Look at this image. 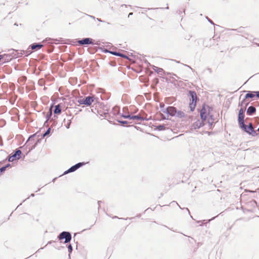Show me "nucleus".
<instances>
[{"instance_id": "obj_1", "label": "nucleus", "mask_w": 259, "mask_h": 259, "mask_svg": "<svg viewBox=\"0 0 259 259\" xmlns=\"http://www.w3.org/2000/svg\"><path fill=\"white\" fill-rule=\"evenodd\" d=\"M200 116L203 120H207L209 123L211 124L214 121L210 113V109L208 106H203L200 111Z\"/></svg>"}, {"instance_id": "obj_2", "label": "nucleus", "mask_w": 259, "mask_h": 259, "mask_svg": "<svg viewBox=\"0 0 259 259\" xmlns=\"http://www.w3.org/2000/svg\"><path fill=\"white\" fill-rule=\"evenodd\" d=\"M123 117L125 118H128L130 119L136 120L137 121L144 120H148L149 119V118H147V115L145 113H140L137 115L133 116H131L130 115H123Z\"/></svg>"}, {"instance_id": "obj_3", "label": "nucleus", "mask_w": 259, "mask_h": 259, "mask_svg": "<svg viewBox=\"0 0 259 259\" xmlns=\"http://www.w3.org/2000/svg\"><path fill=\"white\" fill-rule=\"evenodd\" d=\"M95 98L94 96H88L84 99H80L78 100V103L79 104H84L88 106H90L95 101Z\"/></svg>"}, {"instance_id": "obj_4", "label": "nucleus", "mask_w": 259, "mask_h": 259, "mask_svg": "<svg viewBox=\"0 0 259 259\" xmlns=\"http://www.w3.org/2000/svg\"><path fill=\"white\" fill-rule=\"evenodd\" d=\"M240 127L249 135H251L252 136H257L256 132L254 130L252 123H249L248 126H247L244 124V126Z\"/></svg>"}, {"instance_id": "obj_5", "label": "nucleus", "mask_w": 259, "mask_h": 259, "mask_svg": "<svg viewBox=\"0 0 259 259\" xmlns=\"http://www.w3.org/2000/svg\"><path fill=\"white\" fill-rule=\"evenodd\" d=\"M189 94L191 97L192 100V102L190 103V107L191 110H193L196 106V103L197 99V95L194 91H189Z\"/></svg>"}, {"instance_id": "obj_6", "label": "nucleus", "mask_w": 259, "mask_h": 259, "mask_svg": "<svg viewBox=\"0 0 259 259\" xmlns=\"http://www.w3.org/2000/svg\"><path fill=\"white\" fill-rule=\"evenodd\" d=\"M58 237L60 240L65 239L64 243L69 242L71 239V234L67 232H63L59 235Z\"/></svg>"}, {"instance_id": "obj_7", "label": "nucleus", "mask_w": 259, "mask_h": 259, "mask_svg": "<svg viewBox=\"0 0 259 259\" xmlns=\"http://www.w3.org/2000/svg\"><path fill=\"white\" fill-rule=\"evenodd\" d=\"M244 109L241 108L239 111L238 122L240 126H244Z\"/></svg>"}, {"instance_id": "obj_8", "label": "nucleus", "mask_w": 259, "mask_h": 259, "mask_svg": "<svg viewBox=\"0 0 259 259\" xmlns=\"http://www.w3.org/2000/svg\"><path fill=\"white\" fill-rule=\"evenodd\" d=\"M21 151L20 150H17L14 154L10 156L8 160L13 162L16 160L19 159L21 157Z\"/></svg>"}, {"instance_id": "obj_9", "label": "nucleus", "mask_w": 259, "mask_h": 259, "mask_svg": "<svg viewBox=\"0 0 259 259\" xmlns=\"http://www.w3.org/2000/svg\"><path fill=\"white\" fill-rule=\"evenodd\" d=\"M78 44L81 45L94 44V40L90 38H85L81 40H79Z\"/></svg>"}, {"instance_id": "obj_10", "label": "nucleus", "mask_w": 259, "mask_h": 259, "mask_svg": "<svg viewBox=\"0 0 259 259\" xmlns=\"http://www.w3.org/2000/svg\"><path fill=\"white\" fill-rule=\"evenodd\" d=\"M84 164H85V163L84 162H79V163L75 164V165H73L72 167H71L67 171L65 172L64 174H67L69 172L74 171L77 169H78V168H79L80 167H81V166H82Z\"/></svg>"}, {"instance_id": "obj_11", "label": "nucleus", "mask_w": 259, "mask_h": 259, "mask_svg": "<svg viewBox=\"0 0 259 259\" xmlns=\"http://www.w3.org/2000/svg\"><path fill=\"white\" fill-rule=\"evenodd\" d=\"M166 111L167 113L171 116H175L177 113L176 108L172 106L168 107L167 108Z\"/></svg>"}, {"instance_id": "obj_12", "label": "nucleus", "mask_w": 259, "mask_h": 259, "mask_svg": "<svg viewBox=\"0 0 259 259\" xmlns=\"http://www.w3.org/2000/svg\"><path fill=\"white\" fill-rule=\"evenodd\" d=\"M255 111H256V109L254 107L250 106L247 109V113L248 115H252V114L254 113Z\"/></svg>"}, {"instance_id": "obj_13", "label": "nucleus", "mask_w": 259, "mask_h": 259, "mask_svg": "<svg viewBox=\"0 0 259 259\" xmlns=\"http://www.w3.org/2000/svg\"><path fill=\"white\" fill-rule=\"evenodd\" d=\"M30 47L32 50H39L43 47V45L40 44H33L31 45Z\"/></svg>"}, {"instance_id": "obj_14", "label": "nucleus", "mask_w": 259, "mask_h": 259, "mask_svg": "<svg viewBox=\"0 0 259 259\" xmlns=\"http://www.w3.org/2000/svg\"><path fill=\"white\" fill-rule=\"evenodd\" d=\"M61 112V109L60 105H57L55 107L54 113L55 114H60Z\"/></svg>"}, {"instance_id": "obj_15", "label": "nucleus", "mask_w": 259, "mask_h": 259, "mask_svg": "<svg viewBox=\"0 0 259 259\" xmlns=\"http://www.w3.org/2000/svg\"><path fill=\"white\" fill-rule=\"evenodd\" d=\"M204 125V123H202V122L198 120L197 121L195 122L194 123L195 127H197L198 128H199L201 126H202Z\"/></svg>"}, {"instance_id": "obj_16", "label": "nucleus", "mask_w": 259, "mask_h": 259, "mask_svg": "<svg viewBox=\"0 0 259 259\" xmlns=\"http://www.w3.org/2000/svg\"><path fill=\"white\" fill-rule=\"evenodd\" d=\"M256 96V94H254L253 93H248L245 95V99H247L248 98H253Z\"/></svg>"}, {"instance_id": "obj_17", "label": "nucleus", "mask_w": 259, "mask_h": 259, "mask_svg": "<svg viewBox=\"0 0 259 259\" xmlns=\"http://www.w3.org/2000/svg\"><path fill=\"white\" fill-rule=\"evenodd\" d=\"M112 54H114L116 56H120V57H124V58H126V57L123 55V54H121L119 53H116V52H114V53H112Z\"/></svg>"}, {"instance_id": "obj_18", "label": "nucleus", "mask_w": 259, "mask_h": 259, "mask_svg": "<svg viewBox=\"0 0 259 259\" xmlns=\"http://www.w3.org/2000/svg\"><path fill=\"white\" fill-rule=\"evenodd\" d=\"M10 166V164H8L6 166H4L0 168V174H2L3 172L5 171L6 169V168L9 167Z\"/></svg>"}, {"instance_id": "obj_19", "label": "nucleus", "mask_w": 259, "mask_h": 259, "mask_svg": "<svg viewBox=\"0 0 259 259\" xmlns=\"http://www.w3.org/2000/svg\"><path fill=\"white\" fill-rule=\"evenodd\" d=\"M177 113L178 116L180 117H184L185 116L184 113L182 111H178Z\"/></svg>"}, {"instance_id": "obj_20", "label": "nucleus", "mask_w": 259, "mask_h": 259, "mask_svg": "<svg viewBox=\"0 0 259 259\" xmlns=\"http://www.w3.org/2000/svg\"><path fill=\"white\" fill-rule=\"evenodd\" d=\"M255 94H256V96L257 97V98H259V91L258 92H254Z\"/></svg>"}, {"instance_id": "obj_21", "label": "nucleus", "mask_w": 259, "mask_h": 259, "mask_svg": "<svg viewBox=\"0 0 259 259\" xmlns=\"http://www.w3.org/2000/svg\"><path fill=\"white\" fill-rule=\"evenodd\" d=\"M50 129H49L47 132L44 134V136H45L46 135H47V134H48L50 132Z\"/></svg>"}, {"instance_id": "obj_22", "label": "nucleus", "mask_w": 259, "mask_h": 259, "mask_svg": "<svg viewBox=\"0 0 259 259\" xmlns=\"http://www.w3.org/2000/svg\"><path fill=\"white\" fill-rule=\"evenodd\" d=\"M69 249H70V250H72V247L71 246V245H70L68 247Z\"/></svg>"}, {"instance_id": "obj_23", "label": "nucleus", "mask_w": 259, "mask_h": 259, "mask_svg": "<svg viewBox=\"0 0 259 259\" xmlns=\"http://www.w3.org/2000/svg\"><path fill=\"white\" fill-rule=\"evenodd\" d=\"M2 58V56L1 55H0V60H1Z\"/></svg>"}, {"instance_id": "obj_24", "label": "nucleus", "mask_w": 259, "mask_h": 259, "mask_svg": "<svg viewBox=\"0 0 259 259\" xmlns=\"http://www.w3.org/2000/svg\"><path fill=\"white\" fill-rule=\"evenodd\" d=\"M243 102L242 101V102H241V105H243Z\"/></svg>"}, {"instance_id": "obj_25", "label": "nucleus", "mask_w": 259, "mask_h": 259, "mask_svg": "<svg viewBox=\"0 0 259 259\" xmlns=\"http://www.w3.org/2000/svg\"><path fill=\"white\" fill-rule=\"evenodd\" d=\"M257 131L259 132V128H258Z\"/></svg>"}]
</instances>
